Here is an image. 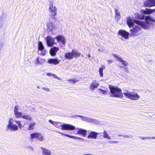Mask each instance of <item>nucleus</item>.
Wrapping results in <instances>:
<instances>
[{"mask_svg":"<svg viewBox=\"0 0 155 155\" xmlns=\"http://www.w3.org/2000/svg\"><path fill=\"white\" fill-rule=\"evenodd\" d=\"M135 17L136 18L140 19H145V21L136 20L134 21L135 23L141 26L144 29L149 28L150 25L153 24L152 22H155V20L150 18L149 16H146L138 13H136L135 14Z\"/></svg>","mask_w":155,"mask_h":155,"instance_id":"1","label":"nucleus"},{"mask_svg":"<svg viewBox=\"0 0 155 155\" xmlns=\"http://www.w3.org/2000/svg\"><path fill=\"white\" fill-rule=\"evenodd\" d=\"M133 27V28L130 30V33L125 31L121 29L118 31L119 35H121V37L125 39H127L128 38V35L129 34L131 36H136L141 34V32L140 31L141 29V28L140 26L138 25H134Z\"/></svg>","mask_w":155,"mask_h":155,"instance_id":"2","label":"nucleus"},{"mask_svg":"<svg viewBox=\"0 0 155 155\" xmlns=\"http://www.w3.org/2000/svg\"><path fill=\"white\" fill-rule=\"evenodd\" d=\"M109 88L111 93V96L117 97H123L121 90L118 87L110 85Z\"/></svg>","mask_w":155,"mask_h":155,"instance_id":"3","label":"nucleus"},{"mask_svg":"<svg viewBox=\"0 0 155 155\" xmlns=\"http://www.w3.org/2000/svg\"><path fill=\"white\" fill-rule=\"evenodd\" d=\"M14 120L12 118H10L8 124L6 127V130L7 132H13L18 130V126L14 124Z\"/></svg>","mask_w":155,"mask_h":155,"instance_id":"4","label":"nucleus"},{"mask_svg":"<svg viewBox=\"0 0 155 155\" xmlns=\"http://www.w3.org/2000/svg\"><path fill=\"white\" fill-rule=\"evenodd\" d=\"M54 126L58 128L61 127V128L62 130H73L75 129L74 126L69 124H62L60 122H55Z\"/></svg>","mask_w":155,"mask_h":155,"instance_id":"5","label":"nucleus"},{"mask_svg":"<svg viewBox=\"0 0 155 155\" xmlns=\"http://www.w3.org/2000/svg\"><path fill=\"white\" fill-rule=\"evenodd\" d=\"M48 10L51 15V18L49 19V21L51 22L53 21H51V19L54 20V17L57 15V8L55 6L53 5V2L52 1L50 2Z\"/></svg>","mask_w":155,"mask_h":155,"instance_id":"6","label":"nucleus"},{"mask_svg":"<svg viewBox=\"0 0 155 155\" xmlns=\"http://www.w3.org/2000/svg\"><path fill=\"white\" fill-rule=\"evenodd\" d=\"M124 94L127 98L132 100H137L140 98V96L137 93L133 92L127 91L124 92Z\"/></svg>","mask_w":155,"mask_h":155,"instance_id":"7","label":"nucleus"},{"mask_svg":"<svg viewBox=\"0 0 155 155\" xmlns=\"http://www.w3.org/2000/svg\"><path fill=\"white\" fill-rule=\"evenodd\" d=\"M77 116L80 117L81 118V120L84 121L91 122L97 125L100 124V122L95 119L80 115H78Z\"/></svg>","mask_w":155,"mask_h":155,"instance_id":"8","label":"nucleus"},{"mask_svg":"<svg viewBox=\"0 0 155 155\" xmlns=\"http://www.w3.org/2000/svg\"><path fill=\"white\" fill-rule=\"evenodd\" d=\"M55 38H52L50 36H48L46 38V40L47 45L48 47L52 46L55 44Z\"/></svg>","mask_w":155,"mask_h":155,"instance_id":"9","label":"nucleus"},{"mask_svg":"<svg viewBox=\"0 0 155 155\" xmlns=\"http://www.w3.org/2000/svg\"><path fill=\"white\" fill-rule=\"evenodd\" d=\"M55 38L57 40L58 42L60 44L64 45L65 44V39L62 35H58Z\"/></svg>","mask_w":155,"mask_h":155,"instance_id":"10","label":"nucleus"},{"mask_svg":"<svg viewBox=\"0 0 155 155\" xmlns=\"http://www.w3.org/2000/svg\"><path fill=\"white\" fill-rule=\"evenodd\" d=\"M145 7H151L155 6V0H147L144 3Z\"/></svg>","mask_w":155,"mask_h":155,"instance_id":"11","label":"nucleus"},{"mask_svg":"<svg viewBox=\"0 0 155 155\" xmlns=\"http://www.w3.org/2000/svg\"><path fill=\"white\" fill-rule=\"evenodd\" d=\"M88 132L89 135L87 137L88 138L93 139H96L97 138L98 133L91 131H88Z\"/></svg>","mask_w":155,"mask_h":155,"instance_id":"12","label":"nucleus"},{"mask_svg":"<svg viewBox=\"0 0 155 155\" xmlns=\"http://www.w3.org/2000/svg\"><path fill=\"white\" fill-rule=\"evenodd\" d=\"M77 129L78 130L76 133L77 134L81 135L84 137H86L87 132L86 130L80 128Z\"/></svg>","mask_w":155,"mask_h":155,"instance_id":"13","label":"nucleus"},{"mask_svg":"<svg viewBox=\"0 0 155 155\" xmlns=\"http://www.w3.org/2000/svg\"><path fill=\"white\" fill-rule=\"evenodd\" d=\"M48 62L50 64H53L56 65L58 64L60 62V60L57 58H51L48 61Z\"/></svg>","mask_w":155,"mask_h":155,"instance_id":"14","label":"nucleus"},{"mask_svg":"<svg viewBox=\"0 0 155 155\" xmlns=\"http://www.w3.org/2000/svg\"><path fill=\"white\" fill-rule=\"evenodd\" d=\"M155 11V9H152L149 8H146L145 10H142L141 12L145 15H148L151 14Z\"/></svg>","mask_w":155,"mask_h":155,"instance_id":"15","label":"nucleus"},{"mask_svg":"<svg viewBox=\"0 0 155 155\" xmlns=\"http://www.w3.org/2000/svg\"><path fill=\"white\" fill-rule=\"evenodd\" d=\"M56 30V27L52 24H49L48 25V30L49 32L53 34Z\"/></svg>","mask_w":155,"mask_h":155,"instance_id":"16","label":"nucleus"},{"mask_svg":"<svg viewBox=\"0 0 155 155\" xmlns=\"http://www.w3.org/2000/svg\"><path fill=\"white\" fill-rule=\"evenodd\" d=\"M56 132L58 133H60V134H61L63 135H64L66 137H68L71 138L75 139H79V140H82L83 141L84 140V139L81 138V137H78L73 136H71V135H68L67 134H64L63 133H61V132H60L59 131H56Z\"/></svg>","mask_w":155,"mask_h":155,"instance_id":"17","label":"nucleus"},{"mask_svg":"<svg viewBox=\"0 0 155 155\" xmlns=\"http://www.w3.org/2000/svg\"><path fill=\"white\" fill-rule=\"evenodd\" d=\"M59 48L58 47H53L51 48L50 51V53L51 55L52 56H54L56 54V52L58 51Z\"/></svg>","mask_w":155,"mask_h":155,"instance_id":"18","label":"nucleus"},{"mask_svg":"<svg viewBox=\"0 0 155 155\" xmlns=\"http://www.w3.org/2000/svg\"><path fill=\"white\" fill-rule=\"evenodd\" d=\"M45 60L39 57H38L35 61V64L38 65L42 64L44 62Z\"/></svg>","mask_w":155,"mask_h":155,"instance_id":"19","label":"nucleus"},{"mask_svg":"<svg viewBox=\"0 0 155 155\" xmlns=\"http://www.w3.org/2000/svg\"><path fill=\"white\" fill-rule=\"evenodd\" d=\"M99 85V84L96 81H93L90 86V89L91 90H94L95 88H97Z\"/></svg>","mask_w":155,"mask_h":155,"instance_id":"20","label":"nucleus"},{"mask_svg":"<svg viewBox=\"0 0 155 155\" xmlns=\"http://www.w3.org/2000/svg\"><path fill=\"white\" fill-rule=\"evenodd\" d=\"M126 22L127 25L130 28H131V27L133 26L134 25L132 19L130 17L127 18Z\"/></svg>","mask_w":155,"mask_h":155,"instance_id":"21","label":"nucleus"},{"mask_svg":"<svg viewBox=\"0 0 155 155\" xmlns=\"http://www.w3.org/2000/svg\"><path fill=\"white\" fill-rule=\"evenodd\" d=\"M114 57L115 58H117V60L118 61L121 62L122 63V64H123V65L126 66H127V65H128V62L127 61H125L124 60H123L122 58H119L115 55H114Z\"/></svg>","mask_w":155,"mask_h":155,"instance_id":"22","label":"nucleus"},{"mask_svg":"<svg viewBox=\"0 0 155 155\" xmlns=\"http://www.w3.org/2000/svg\"><path fill=\"white\" fill-rule=\"evenodd\" d=\"M41 149L42 150V155H51V153L49 150L41 147Z\"/></svg>","mask_w":155,"mask_h":155,"instance_id":"23","label":"nucleus"},{"mask_svg":"<svg viewBox=\"0 0 155 155\" xmlns=\"http://www.w3.org/2000/svg\"><path fill=\"white\" fill-rule=\"evenodd\" d=\"M72 52L73 58H76L79 57L80 55V53L75 49L72 50Z\"/></svg>","mask_w":155,"mask_h":155,"instance_id":"24","label":"nucleus"},{"mask_svg":"<svg viewBox=\"0 0 155 155\" xmlns=\"http://www.w3.org/2000/svg\"><path fill=\"white\" fill-rule=\"evenodd\" d=\"M65 58L68 59H71L73 58L72 52H68L65 54Z\"/></svg>","mask_w":155,"mask_h":155,"instance_id":"25","label":"nucleus"},{"mask_svg":"<svg viewBox=\"0 0 155 155\" xmlns=\"http://www.w3.org/2000/svg\"><path fill=\"white\" fill-rule=\"evenodd\" d=\"M105 68V66L104 65H102L99 69V73L100 77H102L103 76V70Z\"/></svg>","mask_w":155,"mask_h":155,"instance_id":"26","label":"nucleus"},{"mask_svg":"<svg viewBox=\"0 0 155 155\" xmlns=\"http://www.w3.org/2000/svg\"><path fill=\"white\" fill-rule=\"evenodd\" d=\"M22 118L26 120H30V121L32 120V117L29 115H22Z\"/></svg>","mask_w":155,"mask_h":155,"instance_id":"27","label":"nucleus"},{"mask_svg":"<svg viewBox=\"0 0 155 155\" xmlns=\"http://www.w3.org/2000/svg\"><path fill=\"white\" fill-rule=\"evenodd\" d=\"M103 133V137L104 138L109 140L111 139V137L105 131H104Z\"/></svg>","mask_w":155,"mask_h":155,"instance_id":"28","label":"nucleus"},{"mask_svg":"<svg viewBox=\"0 0 155 155\" xmlns=\"http://www.w3.org/2000/svg\"><path fill=\"white\" fill-rule=\"evenodd\" d=\"M35 124V122H31L30 124L28 129V130H32L34 129V127Z\"/></svg>","mask_w":155,"mask_h":155,"instance_id":"29","label":"nucleus"},{"mask_svg":"<svg viewBox=\"0 0 155 155\" xmlns=\"http://www.w3.org/2000/svg\"><path fill=\"white\" fill-rule=\"evenodd\" d=\"M38 53L39 54L44 56L45 54V51L44 50L39 49Z\"/></svg>","mask_w":155,"mask_h":155,"instance_id":"30","label":"nucleus"},{"mask_svg":"<svg viewBox=\"0 0 155 155\" xmlns=\"http://www.w3.org/2000/svg\"><path fill=\"white\" fill-rule=\"evenodd\" d=\"M38 132H36L34 133H32L30 134V137L31 139L35 138H37L38 134Z\"/></svg>","mask_w":155,"mask_h":155,"instance_id":"31","label":"nucleus"},{"mask_svg":"<svg viewBox=\"0 0 155 155\" xmlns=\"http://www.w3.org/2000/svg\"><path fill=\"white\" fill-rule=\"evenodd\" d=\"M14 114L15 117L17 118H19L21 117H22V113L18 111L14 113Z\"/></svg>","mask_w":155,"mask_h":155,"instance_id":"32","label":"nucleus"},{"mask_svg":"<svg viewBox=\"0 0 155 155\" xmlns=\"http://www.w3.org/2000/svg\"><path fill=\"white\" fill-rule=\"evenodd\" d=\"M37 138L39 140L41 141H42L44 139L43 136L42 135L39 133H38Z\"/></svg>","mask_w":155,"mask_h":155,"instance_id":"33","label":"nucleus"},{"mask_svg":"<svg viewBox=\"0 0 155 155\" xmlns=\"http://www.w3.org/2000/svg\"><path fill=\"white\" fill-rule=\"evenodd\" d=\"M38 49L44 50V47L41 41H39L38 43Z\"/></svg>","mask_w":155,"mask_h":155,"instance_id":"34","label":"nucleus"},{"mask_svg":"<svg viewBox=\"0 0 155 155\" xmlns=\"http://www.w3.org/2000/svg\"><path fill=\"white\" fill-rule=\"evenodd\" d=\"M15 121L18 124L19 127L21 129L22 126L21 125V121L15 120Z\"/></svg>","mask_w":155,"mask_h":155,"instance_id":"35","label":"nucleus"},{"mask_svg":"<svg viewBox=\"0 0 155 155\" xmlns=\"http://www.w3.org/2000/svg\"><path fill=\"white\" fill-rule=\"evenodd\" d=\"M115 18L116 20L118 21L120 19V13L115 14Z\"/></svg>","mask_w":155,"mask_h":155,"instance_id":"36","label":"nucleus"},{"mask_svg":"<svg viewBox=\"0 0 155 155\" xmlns=\"http://www.w3.org/2000/svg\"><path fill=\"white\" fill-rule=\"evenodd\" d=\"M99 92L104 95H105L106 94L107 91L106 90L102 89H99Z\"/></svg>","mask_w":155,"mask_h":155,"instance_id":"37","label":"nucleus"},{"mask_svg":"<svg viewBox=\"0 0 155 155\" xmlns=\"http://www.w3.org/2000/svg\"><path fill=\"white\" fill-rule=\"evenodd\" d=\"M19 109V107L18 105H16L14 108V113L18 112Z\"/></svg>","mask_w":155,"mask_h":155,"instance_id":"38","label":"nucleus"},{"mask_svg":"<svg viewBox=\"0 0 155 155\" xmlns=\"http://www.w3.org/2000/svg\"><path fill=\"white\" fill-rule=\"evenodd\" d=\"M50 18H51V15L50 16V18H49V22L50 23V24H53V23L54 22V21H55V18L54 17V20H53L52 19H51V21H53V22H51L50 21H49V19Z\"/></svg>","mask_w":155,"mask_h":155,"instance_id":"39","label":"nucleus"},{"mask_svg":"<svg viewBox=\"0 0 155 155\" xmlns=\"http://www.w3.org/2000/svg\"><path fill=\"white\" fill-rule=\"evenodd\" d=\"M68 81H70L72 82H73L74 83H75L76 82L78 81L76 80L75 79H69L68 80Z\"/></svg>","mask_w":155,"mask_h":155,"instance_id":"40","label":"nucleus"},{"mask_svg":"<svg viewBox=\"0 0 155 155\" xmlns=\"http://www.w3.org/2000/svg\"><path fill=\"white\" fill-rule=\"evenodd\" d=\"M122 136L124 138H131L132 137L130 135H129L128 136L126 135H122Z\"/></svg>","mask_w":155,"mask_h":155,"instance_id":"41","label":"nucleus"},{"mask_svg":"<svg viewBox=\"0 0 155 155\" xmlns=\"http://www.w3.org/2000/svg\"><path fill=\"white\" fill-rule=\"evenodd\" d=\"M140 138L142 139V140H144V139H151V137H140Z\"/></svg>","mask_w":155,"mask_h":155,"instance_id":"42","label":"nucleus"},{"mask_svg":"<svg viewBox=\"0 0 155 155\" xmlns=\"http://www.w3.org/2000/svg\"><path fill=\"white\" fill-rule=\"evenodd\" d=\"M53 76L54 77V78H56L57 79H58V80H61V79L60 78H59L56 75H55V74H54L53 75Z\"/></svg>","mask_w":155,"mask_h":155,"instance_id":"43","label":"nucleus"},{"mask_svg":"<svg viewBox=\"0 0 155 155\" xmlns=\"http://www.w3.org/2000/svg\"><path fill=\"white\" fill-rule=\"evenodd\" d=\"M42 89L46 91H47L48 92L49 91V89L48 88H46L45 87H43L42 88Z\"/></svg>","mask_w":155,"mask_h":155,"instance_id":"44","label":"nucleus"},{"mask_svg":"<svg viewBox=\"0 0 155 155\" xmlns=\"http://www.w3.org/2000/svg\"><path fill=\"white\" fill-rule=\"evenodd\" d=\"M49 122L51 124H53V125H54L55 122H54L53 121H52V120H49Z\"/></svg>","mask_w":155,"mask_h":155,"instance_id":"45","label":"nucleus"},{"mask_svg":"<svg viewBox=\"0 0 155 155\" xmlns=\"http://www.w3.org/2000/svg\"><path fill=\"white\" fill-rule=\"evenodd\" d=\"M115 14H119L120 13L119 12V10L117 9H116V8L115 9Z\"/></svg>","mask_w":155,"mask_h":155,"instance_id":"46","label":"nucleus"},{"mask_svg":"<svg viewBox=\"0 0 155 155\" xmlns=\"http://www.w3.org/2000/svg\"><path fill=\"white\" fill-rule=\"evenodd\" d=\"M54 74L51 73H47V75L49 76H53Z\"/></svg>","mask_w":155,"mask_h":155,"instance_id":"47","label":"nucleus"},{"mask_svg":"<svg viewBox=\"0 0 155 155\" xmlns=\"http://www.w3.org/2000/svg\"><path fill=\"white\" fill-rule=\"evenodd\" d=\"M109 142L110 143H117L118 142V141H109Z\"/></svg>","mask_w":155,"mask_h":155,"instance_id":"48","label":"nucleus"},{"mask_svg":"<svg viewBox=\"0 0 155 155\" xmlns=\"http://www.w3.org/2000/svg\"><path fill=\"white\" fill-rule=\"evenodd\" d=\"M107 61L109 63H111L112 61L111 60H107Z\"/></svg>","mask_w":155,"mask_h":155,"instance_id":"49","label":"nucleus"},{"mask_svg":"<svg viewBox=\"0 0 155 155\" xmlns=\"http://www.w3.org/2000/svg\"><path fill=\"white\" fill-rule=\"evenodd\" d=\"M124 69H125V71H126V72H128V69H127V68H124Z\"/></svg>","mask_w":155,"mask_h":155,"instance_id":"50","label":"nucleus"},{"mask_svg":"<svg viewBox=\"0 0 155 155\" xmlns=\"http://www.w3.org/2000/svg\"><path fill=\"white\" fill-rule=\"evenodd\" d=\"M155 139V137H151V139Z\"/></svg>","mask_w":155,"mask_h":155,"instance_id":"51","label":"nucleus"},{"mask_svg":"<svg viewBox=\"0 0 155 155\" xmlns=\"http://www.w3.org/2000/svg\"><path fill=\"white\" fill-rule=\"evenodd\" d=\"M88 57L89 58H90L91 57V55L90 54H89L88 55Z\"/></svg>","mask_w":155,"mask_h":155,"instance_id":"52","label":"nucleus"},{"mask_svg":"<svg viewBox=\"0 0 155 155\" xmlns=\"http://www.w3.org/2000/svg\"><path fill=\"white\" fill-rule=\"evenodd\" d=\"M98 50L99 51H101V50L100 49H99Z\"/></svg>","mask_w":155,"mask_h":155,"instance_id":"53","label":"nucleus"},{"mask_svg":"<svg viewBox=\"0 0 155 155\" xmlns=\"http://www.w3.org/2000/svg\"><path fill=\"white\" fill-rule=\"evenodd\" d=\"M119 136H122V135H119Z\"/></svg>","mask_w":155,"mask_h":155,"instance_id":"54","label":"nucleus"},{"mask_svg":"<svg viewBox=\"0 0 155 155\" xmlns=\"http://www.w3.org/2000/svg\"><path fill=\"white\" fill-rule=\"evenodd\" d=\"M37 87H38V88H39V86H37Z\"/></svg>","mask_w":155,"mask_h":155,"instance_id":"55","label":"nucleus"}]
</instances>
